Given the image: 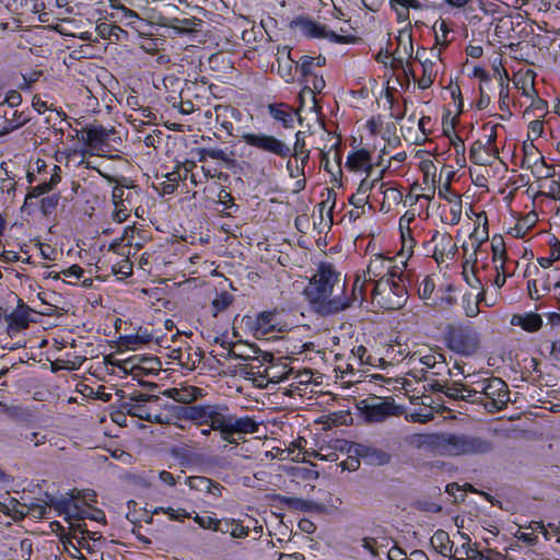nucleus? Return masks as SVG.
Masks as SVG:
<instances>
[{"label":"nucleus","mask_w":560,"mask_h":560,"mask_svg":"<svg viewBox=\"0 0 560 560\" xmlns=\"http://www.w3.org/2000/svg\"><path fill=\"white\" fill-rule=\"evenodd\" d=\"M335 289L343 292L345 283H341L338 273L331 264H320L305 289V294L312 304L317 305V311L323 315H330L349 308V302L341 298H330Z\"/></svg>","instance_id":"1"},{"label":"nucleus","mask_w":560,"mask_h":560,"mask_svg":"<svg viewBox=\"0 0 560 560\" xmlns=\"http://www.w3.org/2000/svg\"><path fill=\"white\" fill-rule=\"evenodd\" d=\"M494 443L468 433H443V456H481L492 453Z\"/></svg>","instance_id":"2"},{"label":"nucleus","mask_w":560,"mask_h":560,"mask_svg":"<svg viewBox=\"0 0 560 560\" xmlns=\"http://www.w3.org/2000/svg\"><path fill=\"white\" fill-rule=\"evenodd\" d=\"M446 347L463 357L476 354L480 348V338L470 324L447 325L445 328Z\"/></svg>","instance_id":"3"},{"label":"nucleus","mask_w":560,"mask_h":560,"mask_svg":"<svg viewBox=\"0 0 560 560\" xmlns=\"http://www.w3.org/2000/svg\"><path fill=\"white\" fill-rule=\"evenodd\" d=\"M372 300L387 311L401 308L407 301V290L402 283L392 278L377 280L372 289Z\"/></svg>","instance_id":"4"},{"label":"nucleus","mask_w":560,"mask_h":560,"mask_svg":"<svg viewBox=\"0 0 560 560\" xmlns=\"http://www.w3.org/2000/svg\"><path fill=\"white\" fill-rule=\"evenodd\" d=\"M361 416L369 423H378L385 421L388 417L396 413L394 399L378 396H369L357 404Z\"/></svg>","instance_id":"5"},{"label":"nucleus","mask_w":560,"mask_h":560,"mask_svg":"<svg viewBox=\"0 0 560 560\" xmlns=\"http://www.w3.org/2000/svg\"><path fill=\"white\" fill-rule=\"evenodd\" d=\"M291 27L299 30L303 35L311 38H327L331 43L348 44L357 38L352 35H339L330 31L325 24L317 23L308 16H299L291 22Z\"/></svg>","instance_id":"6"},{"label":"nucleus","mask_w":560,"mask_h":560,"mask_svg":"<svg viewBox=\"0 0 560 560\" xmlns=\"http://www.w3.org/2000/svg\"><path fill=\"white\" fill-rule=\"evenodd\" d=\"M509 401L510 390L506 383L500 377H488L487 389L478 405H482L489 412H495L504 409Z\"/></svg>","instance_id":"7"},{"label":"nucleus","mask_w":560,"mask_h":560,"mask_svg":"<svg viewBox=\"0 0 560 560\" xmlns=\"http://www.w3.org/2000/svg\"><path fill=\"white\" fill-rule=\"evenodd\" d=\"M242 139L246 144L279 158L284 159L291 155V148L271 135L247 132L242 135Z\"/></svg>","instance_id":"8"},{"label":"nucleus","mask_w":560,"mask_h":560,"mask_svg":"<svg viewBox=\"0 0 560 560\" xmlns=\"http://www.w3.org/2000/svg\"><path fill=\"white\" fill-rule=\"evenodd\" d=\"M52 502L56 503L57 501H55L54 499L50 500L49 505L55 506ZM47 508L48 503H43L39 500L37 502L31 503L30 505L21 504L18 500L13 498L10 499L9 504L0 502V511L14 520H22L27 514L32 515L35 518H43L47 513Z\"/></svg>","instance_id":"9"},{"label":"nucleus","mask_w":560,"mask_h":560,"mask_svg":"<svg viewBox=\"0 0 560 560\" xmlns=\"http://www.w3.org/2000/svg\"><path fill=\"white\" fill-rule=\"evenodd\" d=\"M55 508L59 511V513L68 515L69 518H77L79 521H84L85 518H90L96 522H105V514L102 510L89 506H81L79 503H74L73 511H70V500L69 499H60L58 502L54 503Z\"/></svg>","instance_id":"10"},{"label":"nucleus","mask_w":560,"mask_h":560,"mask_svg":"<svg viewBox=\"0 0 560 560\" xmlns=\"http://www.w3.org/2000/svg\"><path fill=\"white\" fill-rule=\"evenodd\" d=\"M114 129L102 125H88L81 130L80 141H83L91 150H100L107 143Z\"/></svg>","instance_id":"11"},{"label":"nucleus","mask_w":560,"mask_h":560,"mask_svg":"<svg viewBox=\"0 0 560 560\" xmlns=\"http://www.w3.org/2000/svg\"><path fill=\"white\" fill-rule=\"evenodd\" d=\"M228 408L220 405H210L207 416V423H210L212 430H219L222 439L232 443L234 440L229 436V427L231 424V415H225Z\"/></svg>","instance_id":"12"},{"label":"nucleus","mask_w":560,"mask_h":560,"mask_svg":"<svg viewBox=\"0 0 560 560\" xmlns=\"http://www.w3.org/2000/svg\"><path fill=\"white\" fill-rule=\"evenodd\" d=\"M406 442L417 448L442 455L443 433L440 434H415L406 438Z\"/></svg>","instance_id":"13"},{"label":"nucleus","mask_w":560,"mask_h":560,"mask_svg":"<svg viewBox=\"0 0 560 560\" xmlns=\"http://www.w3.org/2000/svg\"><path fill=\"white\" fill-rule=\"evenodd\" d=\"M353 452L369 465L383 466L392 460L388 452L362 443L354 444Z\"/></svg>","instance_id":"14"},{"label":"nucleus","mask_w":560,"mask_h":560,"mask_svg":"<svg viewBox=\"0 0 560 560\" xmlns=\"http://www.w3.org/2000/svg\"><path fill=\"white\" fill-rule=\"evenodd\" d=\"M393 258L385 257L383 255H375L371 258L370 264L363 275L366 276V279L371 282H376L377 280L388 279L387 276L390 273Z\"/></svg>","instance_id":"15"},{"label":"nucleus","mask_w":560,"mask_h":560,"mask_svg":"<svg viewBox=\"0 0 560 560\" xmlns=\"http://www.w3.org/2000/svg\"><path fill=\"white\" fill-rule=\"evenodd\" d=\"M31 120V117L25 112L13 110L12 108L8 112L4 110L0 117V126L2 127L0 136L10 133L11 131L24 126Z\"/></svg>","instance_id":"16"},{"label":"nucleus","mask_w":560,"mask_h":560,"mask_svg":"<svg viewBox=\"0 0 560 560\" xmlns=\"http://www.w3.org/2000/svg\"><path fill=\"white\" fill-rule=\"evenodd\" d=\"M296 61L291 58V48L289 46H283L278 49L277 52V67L278 73L282 79L287 82L293 80V68H295Z\"/></svg>","instance_id":"17"},{"label":"nucleus","mask_w":560,"mask_h":560,"mask_svg":"<svg viewBox=\"0 0 560 560\" xmlns=\"http://www.w3.org/2000/svg\"><path fill=\"white\" fill-rule=\"evenodd\" d=\"M32 308L26 306L22 300H19L16 308L9 315H5V320L11 328L16 330L25 329L30 324V313Z\"/></svg>","instance_id":"18"},{"label":"nucleus","mask_w":560,"mask_h":560,"mask_svg":"<svg viewBox=\"0 0 560 560\" xmlns=\"http://www.w3.org/2000/svg\"><path fill=\"white\" fill-rule=\"evenodd\" d=\"M280 502L285 504L288 508L302 511V512H323L324 505L314 501H307L293 497H281Z\"/></svg>","instance_id":"19"},{"label":"nucleus","mask_w":560,"mask_h":560,"mask_svg":"<svg viewBox=\"0 0 560 560\" xmlns=\"http://www.w3.org/2000/svg\"><path fill=\"white\" fill-rule=\"evenodd\" d=\"M231 424L229 427V436L232 439L234 433H255L258 430L256 421L249 417L236 418L231 415Z\"/></svg>","instance_id":"20"},{"label":"nucleus","mask_w":560,"mask_h":560,"mask_svg":"<svg viewBox=\"0 0 560 560\" xmlns=\"http://www.w3.org/2000/svg\"><path fill=\"white\" fill-rule=\"evenodd\" d=\"M511 324L521 326L526 331L534 332L540 329L542 319L539 314L528 313L526 315H513Z\"/></svg>","instance_id":"21"},{"label":"nucleus","mask_w":560,"mask_h":560,"mask_svg":"<svg viewBox=\"0 0 560 560\" xmlns=\"http://www.w3.org/2000/svg\"><path fill=\"white\" fill-rule=\"evenodd\" d=\"M270 116L282 122L284 128L292 127L294 120V113L292 108L285 104H271L268 106Z\"/></svg>","instance_id":"22"},{"label":"nucleus","mask_w":560,"mask_h":560,"mask_svg":"<svg viewBox=\"0 0 560 560\" xmlns=\"http://www.w3.org/2000/svg\"><path fill=\"white\" fill-rule=\"evenodd\" d=\"M371 282L366 279L365 275H358L352 285L351 298H341L342 301H348L349 307L354 304L361 305L365 300V285Z\"/></svg>","instance_id":"23"},{"label":"nucleus","mask_w":560,"mask_h":560,"mask_svg":"<svg viewBox=\"0 0 560 560\" xmlns=\"http://www.w3.org/2000/svg\"><path fill=\"white\" fill-rule=\"evenodd\" d=\"M431 546L442 556H448L452 552V544L446 532L439 529L431 537Z\"/></svg>","instance_id":"24"},{"label":"nucleus","mask_w":560,"mask_h":560,"mask_svg":"<svg viewBox=\"0 0 560 560\" xmlns=\"http://www.w3.org/2000/svg\"><path fill=\"white\" fill-rule=\"evenodd\" d=\"M487 378H480L474 381L470 385H467L466 397H468V402L479 404L482 401L483 393L487 389Z\"/></svg>","instance_id":"25"},{"label":"nucleus","mask_w":560,"mask_h":560,"mask_svg":"<svg viewBox=\"0 0 560 560\" xmlns=\"http://www.w3.org/2000/svg\"><path fill=\"white\" fill-rule=\"evenodd\" d=\"M209 409H210V405L185 406V407H182V415L186 419L199 421L200 423H207V416H208Z\"/></svg>","instance_id":"26"},{"label":"nucleus","mask_w":560,"mask_h":560,"mask_svg":"<svg viewBox=\"0 0 560 560\" xmlns=\"http://www.w3.org/2000/svg\"><path fill=\"white\" fill-rule=\"evenodd\" d=\"M203 353L200 349L189 348L186 354L179 353L177 357L180 365L189 371L197 368V364L201 362Z\"/></svg>","instance_id":"27"},{"label":"nucleus","mask_w":560,"mask_h":560,"mask_svg":"<svg viewBox=\"0 0 560 560\" xmlns=\"http://www.w3.org/2000/svg\"><path fill=\"white\" fill-rule=\"evenodd\" d=\"M371 154L366 150H359L350 154L347 159L346 166L352 171L361 170L364 165H370Z\"/></svg>","instance_id":"28"},{"label":"nucleus","mask_w":560,"mask_h":560,"mask_svg":"<svg viewBox=\"0 0 560 560\" xmlns=\"http://www.w3.org/2000/svg\"><path fill=\"white\" fill-rule=\"evenodd\" d=\"M421 66L423 69L422 77L418 80V86L421 90L429 89L436 75V71L434 70L435 63L429 59L421 61Z\"/></svg>","instance_id":"29"},{"label":"nucleus","mask_w":560,"mask_h":560,"mask_svg":"<svg viewBox=\"0 0 560 560\" xmlns=\"http://www.w3.org/2000/svg\"><path fill=\"white\" fill-rule=\"evenodd\" d=\"M276 329V315L270 312H265L258 315L256 319V332L266 335Z\"/></svg>","instance_id":"30"},{"label":"nucleus","mask_w":560,"mask_h":560,"mask_svg":"<svg viewBox=\"0 0 560 560\" xmlns=\"http://www.w3.org/2000/svg\"><path fill=\"white\" fill-rule=\"evenodd\" d=\"M295 159H300L301 164L305 165L310 159V151L305 149V136L304 132L298 131L295 133V142L293 145V153Z\"/></svg>","instance_id":"31"},{"label":"nucleus","mask_w":560,"mask_h":560,"mask_svg":"<svg viewBox=\"0 0 560 560\" xmlns=\"http://www.w3.org/2000/svg\"><path fill=\"white\" fill-rule=\"evenodd\" d=\"M366 177L363 178L358 187V192H360V195H363V196H368V192L371 191L377 182H380L383 177V174L385 172V168L382 170L380 172V174L373 178V179H370V177L372 176V172H373V165L370 164L369 166H366Z\"/></svg>","instance_id":"32"},{"label":"nucleus","mask_w":560,"mask_h":560,"mask_svg":"<svg viewBox=\"0 0 560 560\" xmlns=\"http://www.w3.org/2000/svg\"><path fill=\"white\" fill-rule=\"evenodd\" d=\"M467 384L462 383H453L446 385L445 395L454 400H464L468 401V397H466Z\"/></svg>","instance_id":"33"},{"label":"nucleus","mask_w":560,"mask_h":560,"mask_svg":"<svg viewBox=\"0 0 560 560\" xmlns=\"http://www.w3.org/2000/svg\"><path fill=\"white\" fill-rule=\"evenodd\" d=\"M336 205V192L334 189H327V198L323 200L319 207L320 218H324V211H327L328 221L332 222V210Z\"/></svg>","instance_id":"34"},{"label":"nucleus","mask_w":560,"mask_h":560,"mask_svg":"<svg viewBox=\"0 0 560 560\" xmlns=\"http://www.w3.org/2000/svg\"><path fill=\"white\" fill-rule=\"evenodd\" d=\"M201 396H202V389L199 387H195V386L183 387V388H179L178 402L188 405L191 401L197 400Z\"/></svg>","instance_id":"35"},{"label":"nucleus","mask_w":560,"mask_h":560,"mask_svg":"<svg viewBox=\"0 0 560 560\" xmlns=\"http://www.w3.org/2000/svg\"><path fill=\"white\" fill-rule=\"evenodd\" d=\"M420 362L429 369L443 368L445 365V357L441 352H432L420 358Z\"/></svg>","instance_id":"36"},{"label":"nucleus","mask_w":560,"mask_h":560,"mask_svg":"<svg viewBox=\"0 0 560 560\" xmlns=\"http://www.w3.org/2000/svg\"><path fill=\"white\" fill-rule=\"evenodd\" d=\"M233 302V296L228 292H221L213 301L212 307L214 310L213 315L225 311Z\"/></svg>","instance_id":"37"},{"label":"nucleus","mask_w":560,"mask_h":560,"mask_svg":"<svg viewBox=\"0 0 560 560\" xmlns=\"http://www.w3.org/2000/svg\"><path fill=\"white\" fill-rule=\"evenodd\" d=\"M60 200V196L58 194H52L42 198L40 200V210L44 215H50L57 208Z\"/></svg>","instance_id":"38"},{"label":"nucleus","mask_w":560,"mask_h":560,"mask_svg":"<svg viewBox=\"0 0 560 560\" xmlns=\"http://www.w3.org/2000/svg\"><path fill=\"white\" fill-rule=\"evenodd\" d=\"M491 247L493 253V260H495L497 257L502 259L500 268H503L504 260L506 259L505 244L503 237L501 235L494 236L491 242Z\"/></svg>","instance_id":"39"},{"label":"nucleus","mask_w":560,"mask_h":560,"mask_svg":"<svg viewBox=\"0 0 560 560\" xmlns=\"http://www.w3.org/2000/svg\"><path fill=\"white\" fill-rule=\"evenodd\" d=\"M187 483L190 489L207 492V490H210L209 487L212 486V480L202 476H194L187 479Z\"/></svg>","instance_id":"40"},{"label":"nucleus","mask_w":560,"mask_h":560,"mask_svg":"<svg viewBox=\"0 0 560 560\" xmlns=\"http://www.w3.org/2000/svg\"><path fill=\"white\" fill-rule=\"evenodd\" d=\"M315 62V58L311 56H302L295 63V69L300 70L303 78H307L308 75H313V65Z\"/></svg>","instance_id":"41"},{"label":"nucleus","mask_w":560,"mask_h":560,"mask_svg":"<svg viewBox=\"0 0 560 560\" xmlns=\"http://www.w3.org/2000/svg\"><path fill=\"white\" fill-rule=\"evenodd\" d=\"M486 148L487 145L480 140L475 141L469 151L470 160L476 164L486 165L488 161L482 159V156L480 155V152Z\"/></svg>","instance_id":"42"},{"label":"nucleus","mask_w":560,"mask_h":560,"mask_svg":"<svg viewBox=\"0 0 560 560\" xmlns=\"http://www.w3.org/2000/svg\"><path fill=\"white\" fill-rule=\"evenodd\" d=\"M469 261H466L463 266V276L467 284L474 289L481 288V281L477 278L474 265L468 270Z\"/></svg>","instance_id":"43"},{"label":"nucleus","mask_w":560,"mask_h":560,"mask_svg":"<svg viewBox=\"0 0 560 560\" xmlns=\"http://www.w3.org/2000/svg\"><path fill=\"white\" fill-rule=\"evenodd\" d=\"M435 289L434 281L431 277H425L418 288L419 296L422 300H429Z\"/></svg>","instance_id":"44"},{"label":"nucleus","mask_w":560,"mask_h":560,"mask_svg":"<svg viewBox=\"0 0 560 560\" xmlns=\"http://www.w3.org/2000/svg\"><path fill=\"white\" fill-rule=\"evenodd\" d=\"M121 408L130 416L145 420V413H149L140 404L125 402Z\"/></svg>","instance_id":"45"},{"label":"nucleus","mask_w":560,"mask_h":560,"mask_svg":"<svg viewBox=\"0 0 560 560\" xmlns=\"http://www.w3.org/2000/svg\"><path fill=\"white\" fill-rule=\"evenodd\" d=\"M384 200L383 205L385 202H388V206L392 205H399L402 200V194L397 188H386L383 191Z\"/></svg>","instance_id":"46"},{"label":"nucleus","mask_w":560,"mask_h":560,"mask_svg":"<svg viewBox=\"0 0 560 560\" xmlns=\"http://www.w3.org/2000/svg\"><path fill=\"white\" fill-rule=\"evenodd\" d=\"M460 535L466 540L462 545V549H464V555L467 558L471 559V560H483V556H482V553L479 550L470 548V546H469V542H470L469 536L466 535V534H460Z\"/></svg>","instance_id":"47"},{"label":"nucleus","mask_w":560,"mask_h":560,"mask_svg":"<svg viewBox=\"0 0 560 560\" xmlns=\"http://www.w3.org/2000/svg\"><path fill=\"white\" fill-rule=\"evenodd\" d=\"M50 190L51 189L49 187V184H47L46 182H44L43 184H39L37 186L31 187L28 192L26 194L24 203L26 205L28 202V200H31L33 198H37L44 194H47Z\"/></svg>","instance_id":"48"},{"label":"nucleus","mask_w":560,"mask_h":560,"mask_svg":"<svg viewBox=\"0 0 560 560\" xmlns=\"http://www.w3.org/2000/svg\"><path fill=\"white\" fill-rule=\"evenodd\" d=\"M113 273L121 275L122 277H128L132 273V262L126 258L121 260L119 264L113 266Z\"/></svg>","instance_id":"49"},{"label":"nucleus","mask_w":560,"mask_h":560,"mask_svg":"<svg viewBox=\"0 0 560 560\" xmlns=\"http://www.w3.org/2000/svg\"><path fill=\"white\" fill-rule=\"evenodd\" d=\"M130 401L135 402H155L160 400V397L158 395L152 394H144L141 392H133L129 396Z\"/></svg>","instance_id":"50"},{"label":"nucleus","mask_w":560,"mask_h":560,"mask_svg":"<svg viewBox=\"0 0 560 560\" xmlns=\"http://www.w3.org/2000/svg\"><path fill=\"white\" fill-rule=\"evenodd\" d=\"M22 102V96L18 91H10L5 100L0 104V110L4 107V104L7 103L10 108H14L19 106Z\"/></svg>","instance_id":"51"},{"label":"nucleus","mask_w":560,"mask_h":560,"mask_svg":"<svg viewBox=\"0 0 560 560\" xmlns=\"http://www.w3.org/2000/svg\"><path fill=\"white\" fill-rule=\"evenodd\" d=\"M457 124V118L453 117L450 118L448 115L443 117L442 126H443V133L447 138L454 137L455 133V126Z\"/></svg>","instance_id":"52"},{"label":"nucleus","mask_w":560,"mask_h":560,"mask_svg":"<svg viewBox=\"0 0 560 560\" xmlns=\"http://www.w3.org/2000/svg\"><path fill=\"white\" fill-rule=\"evenodd\" d=\"M402 240V246L400 252L398 253V256L400 257H409L412 254V248L415 246V240L411 236H405V234H401Z\"/></svg>","instance_id":"53"},{"label":"nucleus","mask_w":560,"mask_h":560,"mask_svg":"<svg viewBox=\"0 0 560 560\" xmlns=\"http://www.w3.org/2000/svg\"><path fill=\"white\" fill-rule=\"evenodd\" d=\"M192 520L203 529H211L213 530V527L215 526L217 520L210 516H200L198 513H196L195 516H192Z\"/></svg>","instance_id":"54"},{"label":"nucleus","mask_w":560,"mask_h":560,"mask_svg":"<svg viewBox=\"0 0 560 560\" xmlns=\"http://www.w3.org/2000/svg\"><path fill=\"white\" fill-rule=\"evenodd\" d=\"M439 196L447 200L448 202H452L453 198L457 199V201L459 200V196L452 192V186L450 180H447L446 183L439 187Z\"/></svg>","instance_id":"55"},{"label":"nucleus","mask_w":560,"mask_h":560,"mask_svg":"<svg viewBox=\"0 0 560 560\" xmlns=\"http://www.w3.org/2000/svg\"><path fill=\"white\" fill-rule=\"evenodd\" d=\"M248 527H244L240 522L233 520V525L230 530V535L233 538H245L248 536Z\"/></svg>","instance_id":"56"},{"label":"nucleus","mask_w":560,"mask_h":560,"mask_svg":"<svg viewBox=\"0 0 560 560\" xmlns=\"http://www.w3.org/2000/svg\"><path fill=\"white\" fill-rule=\"evenodd\" d=\"M188 170L186 168L184 174L180 173L179 170H175L173 172H170L164 175V178L171 183L174 184V187L177 188L178 183L187 177Z\"/></svg>","instance_id":"57"},{"label":"nucleus","mask_w":560,"mask_h":560,"mask_svg":"<svg viewBox=\"0 0 560 560\" xmlns=\"http://www.w3.org/2000/svg\"><path fill=\"white\" fill-rule=\"evenodd\" d=\"M124 195L125 191L121 187H114L112 192V199L115 206H124L125 201H129V195H127L126 198L124 197Z\"/></svg>","instance_id":"58"},{"label":"nucleus","mask_w":560,"mask_h":560,"mask_svg":"<svg viewBox=\"0 0 560 560\" xmlns=\"http://www.w3.org/2000/svg\"><path fill=\"white\" fill-rule=\"evenodd\" d=\"M390 8L395 10L398 22H406L409 20L408 7H401L400 4H393V0L389 1Z\"/></svg>","instance_id":"59"},{"label":"nucleus","mask_w":560,"mask_h":560,"mask_svg":"<svg viewBox=\"0 0 560 560\" xmlns=\"http://www.w3.org/2000/svg\"><path fill=\"white\" fill-rule=\"evenodd\" d=\"M366 348L364 346H358L352 350V354L358 358L361 364H372L371 357L366 355Z\"/></svg>","instance_id":"60"},{"label":"nucleus","mask_w":560,"mask_h":560,"mask_svg":"<svg viewBox=\"0 0 560 560\" xmlns=\"http://www.w3.org/2000/svg\"><path fill=\"white\" fill-rule=\"evenodd\" d=\"M540 195L560 200V183L558 180H551L548 186V191L540 192Z\"/></svg>","instance_id":"61"},{"label":"nucleus","mask_w":560,"mask_h":560,"mask_svg":"<svg viewBox=\"0 0 560 560\" xmlns=\"http://www.w3.org/2000/svg\"><path fill=\"white\" fill-rule=\"evenodd\" d=\"M234 518H224V520H217L215 526L213 527V532H220L223 534L230 533L231 527L233 525Z\"/></svg>","instance_id":"62"},{"label":"nucleus","mask_w":560,"mask_h":560,"mask_svg":"<svg viewBox=\"0 0 560 560\" xmlns=\"http://www.w3.org/2000/svg\"><path fill=\"white\" fill-rule=\"evenodd\" d=\"M218 201L222 203L225 208H231L234 206L233 196L225 189H221L218 194Z\"/></svg>","instance_id":"63"},{"label":"nucleus","mask_w":560,"mask_h":560,"mask_svg":"<svg viewBox=\"0 0 560 560\" xmlns=\"http://www.w3.org/2000/svg\"><path fill=\"white\" fill-rule=\"evenodd\" d=\"M388 560H407L406 552L399 547H393L387 553Z\"/></svg>","instance_id":"64"}]
</instances>
